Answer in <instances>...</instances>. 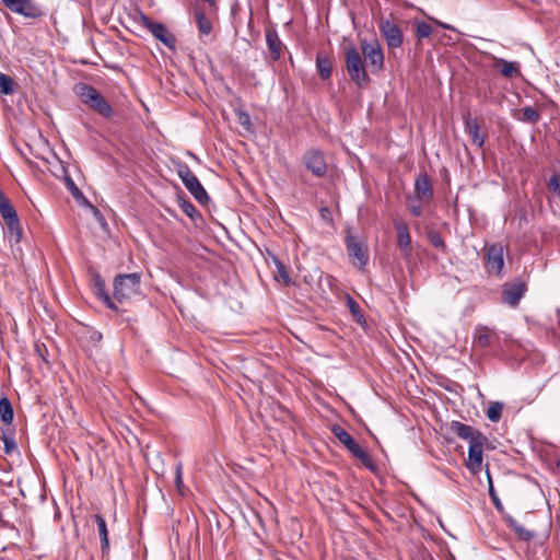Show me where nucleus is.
I'll return each instance as SVG.
<instances>
[{
  "label": "nucleus",
  "instance_id": "nucleus-30",
  "mask_svg": "<svg viewBox=\"0 0 560 560\" xmlns=\"http://www.w3.org/2000/svg\"><path fill=\"white\" fill-rule=\"evenodd\" d=\"M522 116L518 118L523 122L536 124L540 119V114L532 106H525L521 109Z\"/></svg>",
  "mask_w": 560,
  "mask_h": 560
},
{
  "label": "nucleus",
  "instance_id": "nucleus-27",
  "mask_svg": "<svg viewBox=\"0 0 560 560\" xmlns=\"http://www.w3.org/2000/svg\"><path fill=\"white\" fill-rule=\"evenodd\" d=\"M272 259L277 269V272L275 273V280L282 282L285 285L289 284L291 282V278L285 266L276 256H273Z\"/></svg>",
  "mask_w": 560,
  "mask_h": 560
},
{
  "label": "nucleus",
  "instance_id": "nucleus-17",
  "mask_svg": "<svg viewBox=\"0 0 560 560\" xmlns=\"http://www.w3.org/2000/svg\"><path fill=\"white\" fill-rule=\"evenodd\" d=\"M464 124L467 133L469 135L474 144L481 148L485 143V136L480 133L479 125L476 120H472L469 114L464 116Z\"/></svg>",
  "mask_w": 560,
  "mask_h": 560
},
{
  "label": "nucleus",
  "instance_id": "nucleus-24",
  "mask_svg": "<svg viewBox=\"0 0 560 560\" xmlns=\"http://www.w3.org/2000/svg\"><path fill=\"white\" fill-rule=\"evenodd\" d=\"M352 456L355 457L360 463L371 471L376 470V464L372 459V457L360 446L358 445L352 452Z\"/></svg>",
  "mask_w": 560,
  "mask_h": 560
},
{
  "label": "nucleus",
  "instance_id": "nucleus-12",
  "mask_svg": "<svg viewBox=\"0 0 560 560\" xmlns=\"http://www.w3.org/2000/svg\"><path fill=\"white\" fill-rule=\"evenodd\" d=\"M303 163L317 177H323L326 174V162L319 151L311 150L306 152L303 156Z\"/></svg>",
  "mask_w": 560,
  "mask_h": 560
},
{
  "label": "nucleus",
  "instance_id": "nucleus-35",
  "mask_svg": "<svg viewBox=\"0 0 560 560\" xmlns=\"http://www.w3.org/2000/svg\"><path fill=\"white\" fill-rule=\"evenodd\" d=\"M428 240L434 247L443 252L446 249L445 242L439 232L430 231L428 233Z\"/></svg>",
  "mask_w": 560,
  "mask_h": 560
},
{
  "label": "nucleus",
  "instance_id": "nucleus-16",
  "mask_svg": "<svg viewBox=\"0 0 560 560\" xmlns=\"http://www.w3.org/2000/svg\"><path fill=\"white\" fill-rule=\"evenodd\" d=\"M415 190L417 198L422 201H429L433 196L432 184L427 173H420L415 180Z\"/></svg>",
  "mask_w": 560,
  "mask_h": 560
},
{
  "label": "nucleus",
  "instance_id": "nucleus-42",
  "mask_svg": "<svg viewBox=\"0 0 560 560\" xmlns=\"http://www.w3.org/2000/svg\"><path fill=\"white\" fill-rule=\"evenodd\" d=\"M69 188L73 195V197L77 200H84V202H88L86 198L83 196L82 191L74 185L71 178H68Z\"/></svg>",
  "mask_w": 560,
  "mask_h": 560
},
{
  "label": "nucleus",
  "instance_id": "nucleus-9",
  "mask_svg": "<svg viewBox=\"0 0 560 560\" xmlns=\"http://www.w3.org/2000/svg\"><path fill=\"white\" fill-rule=\"evenodd\" d=\"M526 291V283L520 279L506 282L502 287V301L511 307H516Z\"/></svg>",
  "mask_w": 560,
  "mask_h": 560
},
{
  "label": "nucleus",
  "instance_id": "nucleus-22",
  "mask_svg": "<svg viewBox=\"0 0 560 560\" xmlns=\"http://www.w3.org/2000/svg\"><path fill=\"white\" fill-rule=\"evenodd\" d=\"M332 433L342 443L347 450L351 453L359 444L353 440V438L341 427H335L332 429Z\"/></svg>",
  "mask_w": 560,
  "mask_h": 560
},
{
  "label": "nucleus",
  "instance_id": "nucleus-6",
  "mask_svg": "<svg viewBox=\"0 0 560 560\" xmlns=\"http://www.w3.org/2000/svg\"><path fill=\"white\" fill-rule=\"evenodd\" d=\"M177 175L182 179L186 189L194 196V198L201 205H206L209 201V196L200 184L197 176L191 172L187 165H179Z\"/></svg>",
  "mask_w": 560,
  "mask_h": 560
},
{
  "label": "nucleus",
  "instance_id": "nucleus-23",
  "mask_svg": "<svg viewBox=\"0 0 560 560\" xmlns=\"http://www.w3.org/2000/svg\"><path fill=\"white\" fill-rule=\"evenodd\" d=\"M352 456L355 457L360 463L371 471L376 470V464L372 459V457L360 446L358 445L352 452Z\"/></svg>",
  "mask_w": 560,
  "mask_h": 560
},
{
  "label": "nucleus",
  "instance_id": "nucleus-26",
  "mask_svg": "<svg viewBox=\"0 0 560 560\" xmlns=\"http://www.w3.org/2000/svg\"><path fill=\"white\" fill-rule=\"evenodd\" d=\"M0 417L5 424H11L13 421L14 412L13 407L7 397L0 399Z\"/></svg>",
  "mask_w": 560,
  "mask_h": 560
},
{
  "label": "nucleus",
  "instance_id": "nucleus-47",
  "mask_svg": "<svg viewBox=\"0 0 560 560\" xmlns=\"http://www.w3.org/2000/svg\"><path fill=\"white\" fill-rule=\"evenodd\" d=\"M0 560H4V558L0 557Z\"/></svg>",
  "mask_w": 560,
  "mask_h": 560
},
{
  "label": "nucleus",
  "instance_id": "nucleus-33",
  "mask_svg": "<svg viewBox=\"0 0 560 560\" xmlns=\"http://www.w3.org/2000/svg\"><path fill=\"white\" fill-rule=\"evenodd\" d=\"M0 91L4 95H9L14 92V82L10 75L0 73Z\"/></svg>",
  "mask_w": 560,
  "mask_h": 560
},
{
  "label": "nucleus",
  "instance_id": "nucleus-44",
  "mask_svg": "<svg viewBox=\"0 0 560 560\" xmlns=\"http://www.w3.org/2000/svg\"><path fill=\"white\" fill-rule=\"evenodd\" d=\"M435 23L439 26H441L442 28L455 31V27L453 25L447 24V23H443V22H440V21H435Z\"/></svg>",
  "mask_w": 560,
  "mask_h": 560
},
{
  "label": "nucleus",
  "instance_id": "nucleus-41",
  "mask_svg": "<svg viewBox=\"0 0 560 560\" xmlns=\"http://www.w3.org/2000/svg\"><path fill=\"white\" fill-rule=\"evenodd\" d=\"M548 187L550 190H552L555 194L560 196V178L557 175H552L549 178Z\"/></svg>",
  "mask_w": 560,
  "mask_h": 560
},
{
  "label": "nucleus",
  "instance_id": "nucleus-28",
  "mask_svg": "<svg viewBox=\"0 0 560 560\" xmlns=\"http://www.w3.org/2000/svg\"><path fill=\"white\" fill-rule=\"evenodd\" d=\"M508 522H509V526L515 532V534L517 535V537L521 540L529 541L534 537V534L532 532H529L528 529H526L517 521H515L513 518H509Z\"/></svg>",
  "mask_w": 560,
  "mask_h": 560
},
{
  "label": "nucleus",
  "instance_id": "nucleus-1",
  "mask_svg": "<svg viewBox=\"0 0 560 560\" xmlns=\"http://www.w3.org/2000/svg\"><path fill=\"white\" fill-rule=\"evenodd\" d=\"M450 430L458 438L468 441L469 447L466 467L474 475L478 474L482 466L483 445L487 442V438L471 425L459 421H452Z\"/></svg>",
  "mask_w": 560,
  "mask_h": 560
},
{
  "label": "nucleus",
  "instance_id": "nucleus-15",
  "mask_svg": "<svg viewBox=\"0 0 560 560\" xmlns=\"http://www.w3.org/2000/svg\"><path fill=\"white\" fill-rule=\"evenodd\" d=\"M380 31L384 36L388 47L398 48L402 44L401 30L389 21H382L380 24Z\"/></svg>",
  "mask_w": 560,
  "mask_h": 560
},
{
  "label": "nucleus",
  "instance_id": "nucleus-21",
  "mask_svg": "<svg viewBox=\"0 0 560 560\" xmlns=\"http://www.w3.org/2000/svg\"><path fill=\"white\" fill-rule=\"evenodd\" d=\"M266 42L271 52L272 59L277 60L281 55L282 43L276 32L268 31L266 34Z\"/></svg>",
  "mask_w": 560,
  "mask_h": 560
},
{
  "label": "nucleus",
  "instance_id": "nucleus-36",
  "mask_svg": "<svg viewBox=\"0 0 560 560\" xmlns=\"http://www.w3.org/2000/svg\"><path fill=\"white\" fill-rule=\"evenodd\" d=\"M175 486L178 492L184 495L185 494V486L183 482V465L182 463H177L175 469Z\"/></svg>",
  "mask_w": 560,
  "mask_h": 560
},
{
  "label": "nucleus",
  "instance_id": "nucleus-20",
  "mask_svg": "<svg viewBox=\"0 0 560 560\" xmlns=\"http://www.w3.org/2000/svg\"><path fill=\"white\" fill-rule=\"evenodd\" d=\"M500 73L505 78H515L521 74L520 63L516 61H508L504 59L497 60Z\"/></svg>",
  "mask_w": 560,
  "mask_h": 560
},
{
  "label": "nucleus",
  "instance_id": "nucleus-14",
  "mask_svg": "<svg viewBox=\"0 0 560 560\" xmlns=\"http://www.w3.org/2000/svg\"><path fill=\"white\" fill-rule=\"evenodd\" d=\"M395 229L397 232L398 247L401 252V255L405 259H409L411 257L412 247L408 226L404 221L398 220L395 221Z\"/></svg>",
  "mask_w": 560,
  "mask_h": 560
},
{
  "label": "nucleus",
  "instance_id": "nucleus-38",
  "mask_svg": "<svg viewBox=\"0 0 560 560\" xmlns=\"http://www.w3.org/2000/svg\"><path fill=\"white\" fill-rule=\"evenodd\" d=\"M432 27L425 22H420L417 25V35L420 38H427L432 34Z\"/></svg>",
  "mask_w": 560,
  "mask_h": 560
},
{
  "label": "nucleus",
  "instance_id": "nucleus-4",
  "mask_svg": "<svg viewBox=\"0 0 560 560\" xmlns=\"http://www.w3.org/2000/svg\"><path fill=\"white\" fill-rule=\"evenodd\" d=\"M0 215L2 217L8 230V236L11 243H20L22 240V229L19 215L14 207L0 189Z\"/></svg>",
  "mask_w": 560,
  "mask_h": 560
},
{
  "label": "nucleus",
  "instance_id": "nucleus-37",
  "mask_svg": "<svg viewBox=\"0 0 560 560\" xmlns=\"http://www.w3.org/2000/svg\"><path fill=\"white\" fill-rule=\"evenodd\" d=\"M180 208L191 220H195L197 217H199L195 206L188 200L180 199Z\"/></svg>",
  "mask_w": 560,
  "mask_h": 560
},
{
  "label": "nucleus",
  "instance_id": "nucleus-13",
  "mask_svg": "<svg viewBox=\"0 0 560 560\" xmlns=\"http://www.w3.org/2000/svg\"><path fill=\"white\" fill-rule=\"evenodd\" d=\"M8 9L25 18L34 19L40 15V11L31 0H2Z\"/></svg>",
  "mask_w": 560,
  "mask_h": 560
},
{
  "label": "nucleus",
  "instance_id": "nucleus-29",
  "mask_svg": "<svg viewBox=\"0 0 560 560\" xmlns=\"http://www.w3.org/2000/svg\"><path fill=\"white\" fill-rule=\"evenodd\" d=\"M195 15L199 32L202 35H209L212 31V25L209 19L202 11H196Z\"/></svg>",
  "mask_w": 560,
  "mask_h": 560
},
{
  "label": "nucleus",
  "instance_id": "nucleus-39",
  "mask_svg": "<svg viewBox=\"0 0 560 560\" xmlns=\"http://www.w3.org/2000/svg\"><path fill=\"white\" fill-rule=\"evenodd\" d=\"M236 115H237V120H238L240 125L243 126L246 130H249L250 126H252L249 114L246 112L240 110L236 113Z\"/></svg>",
  "mask_w": 560,
  "mask_h": 560
},
{
  "label": "nucleus",
  "instance_id": "nucleus-45",
  "mask_svg": "<svg viewBox=\"0 0 560 560\" xmlns=\"http://www.w3.org/2000/svg\"><path fill=\"white\" fill-rule=\"evenodd\" d=\"M203 1L209 3L210 5H214L215 4V0H203Z\"/></svg>",
  "mask_w": 560,
  "mask_h": 560
},
{
  "label": "nucleus",
  "instance_id": "nucleus-18",
  "mask_svg": "<svg viewBox=\"0 0 560 560\" xmlns=\"http://www.w3.org/2000/svg\"><path fill=\"white\" fill-rule=\"evenodd\" d=\"M95 523L97 525L98 535L101 538V549L103 553H108L109 551V540H108V530L105 518L101 514L94 515Z\"/></svg>",
  "mask_w": 560,
  "mask_h": 560
},
{
  "label": "nucleus",
  "instance_id": "nucleus-8",
  "mask_svg": "<svg viewBox=\"0 0 560 560\" xmlns=\"http://www.w3.org/2000/svg\"><path fill=\"white\" fill-rule=\"evenodd\" d=\"M360 48L372 73L380 72L384 67V52L377 40H361Z\"/></svg>",
  "mask_w": 560,
  "mask_h": 560
},
{
  "label": "nucleus",
  "instance_id": "nucleus-40",
  "mask_svg": "<svg viewBox=\"0 0 560 560\" xmlns=\"http://www.w3.org/2000/svg\"><path fill=\"white\" fill-rule=\"evenodd\" d=\"M347 303L352 315L357 318V320H360L362 318V314L359 304L350 296L348 298Z\"/></svg>",
  "mask_w": 560,
  "mask_h": 560
},
{
  "label": "nucleus",
  "instance_id": "nucleus-43",
  "mask_svg": "<svg viewBox=\"0 0 560 560\" xmlns=\"http://www.w3.org/2000/svg\"><path fill=\"white\" fill-rule=\"evenodd\" d=\"M410 211L415 217H420L422 214V208L420 205H411Z\"/></svg>",
  "mask_w": 560,
  "mask_h": 560
},
{
  "label": "nucleus",
  "instance_id": "nucleus-5",
  "mask_svg": "<svg viewBox=\"0 0 560 560\" xmlns=\"http://www.w3.org/2000/svg\"><path fill=\"white\" fill-rule=\"evenodd\" d=\"M346 69L351 80L358 86H364L369 82V75L364 67V61L360 51L354 47L350 46L346 50Z\"/></svg>",
  "mask_w": 560,
  "mask_h": 560
},
{
  "label": "nucleus",
  "instance_id": "nucleus-3",
  "mask_svg": "<svg viewBox=\"0 0 560 560\" xmlns=\"http://www.w3.org/2000/svg\"><path fill=\"white\" fill-rule=\"evenodd\" d=\"M141 275L138 272L118 275L114 279V300L124 303L140 292Z\"/></svg>",
  "mask_w": 560,
  "mask_h": 560
},
{
  "label": "nucleus",
  "instance_id": "nucleus-11",
  "mask_svg": "<svg viewBox=\"0 0 560 560\" xmlns=\"http://www.w3.org/2000/svg\"><path fill=\"white\" fill-rule=\"evenodd\" d=\"M504 266L503 247L500 244H492L487 248L486 268L490 275L501 276Z\"/></svg>",
  "mask_w": 560,
  "mask_h": 560
},
{
  "label": "nucleus",
  "instance_id": "nucleus-7",
  "mask_svg": "<svg viewBox=\"0 0 560 560\" xmlns=\"http://www.w3.org/2000/svg\"><path fill=\"white\" fill-rule=\"evenodd\" d=\"M139 21L158 40L163 43L168 49H176V38L170 33L167 27L160 22H153L149 16L141 13L139 14Z\"/></svg>",
  "mask_w": 560,
  "mask_h": 560
},
{
  "label": "nucleus",
  "instance_id": "nucleus-31",
  "mask_svg": "<svg viewBox=\"0 0 560 560\" xmlns=\"http://www.w3.org/2000/svg\"><path fill=\"white\" fill-rule=\"evenodd\" d=\"M96 287H97V295L100 296V299H102L104 301V303L109 308L117 311L118 310L117 305L115 304V302L112 300V298L108 295V293L105 290L104 281L101 280L100 278H97L96 279Z\"/></svg>",
  "mask_w": 560,
  "mask_h": 560
},
{
  "label": "nucleus",
  "instance_id": "nucleus-32",
  "mask_svg": "<svg viewBox=\"0 0 560 560\" xmlns=\"http://www.w3.org/2000/svg\"><path fill=\"white\" fill-rule=\"evenodd\" d=\"M504 405L499 401H493L489 405L487 417L492 422H498L501 419Z\"/></svg>",
  "mask_w": 560,
  "mask_h": 560
},
{
  "label": "nucleus",
  "instance_id": "nucleus-19",
  "mask_svg": "<svg viewBox=\"0 0 560 560\" xmlns=\"http://www.w3.org/2000/svg\"><path fill=\"white\" fill-rule=\"evenodd\" d=\"M492 330L487 326H477L474 332V342L477 347L487 348L491 343Z\"/></svg>",
  "mask_w": 560,
  "mask_h": 560
},
{
  "label": "nucleus",
  "instance_id": "nucleus-2",
  "mask_svg": "<svg viewBox=\"0 0 560 560\" xmlns=\"http://www.w3.org/2000/svg\"><path fill=\"white\" fill-rule=\"evenodd\" d=\"M83 104L105 118L113 116V108L106 98L92 85L80 83L75 86Z\"/></svg>",
  "mask_w": 560,
  "mask_h": 560
},
{
  "label": "nucleus",
  "instance_id": "nucleus-34",
  "mask_svg": "<svg viewBox=\"0 0 560 560\" xmlns=\"http://www.w3.org/2000/svg\"><path fill=\"white\" fill-rule=\"evenodd\" d=\"M487 478H488V491H489L491 501L493 502L494 506L501 511L503 509V505L494 490L489 470H487Z\"/></svg>",
  "mask_w": 560,
  "mask_h": 560
},
{
  "label": "nucleus",
  "instance_id": "nucleus-46",
  "mask_svg": "<svg viewBox=\"0 0 560 560\" xmlns=\"http://www.w3.org/2000/svg\"><path fill=\"white\" fill-rule=\"evenodd\" d=\"M5 448H7V452H9V448H10V444L8 441H5Z\"/></svg>",
  "mask_w": 560,
  "mask_h": 560
},
{
  "label": "nucleus",
  "instance_id": "nucleus-25",
  "mask_svg": "<svg viewBox=\"0 0 560 560\" xmlns=\"http://www.w3.org/2000/svg\"><path fill=\"white\" fill-rule=\"evenodd\" d=\"M316 67L319 72V75L323 80H327L331 75V61L328 57L323 55H317L316 57Z\"/></svg>",
  "mask_w": 560,
  "mask_h": 560
},
{
  "label": "nucleus",
  "instance_id": "nucleus-10",
  "mask_svg": "<svg viewBox=\"0 0 560 560\" xmlns=\"http://www.w3.org/2000/svg\"><path fill=\"white\" fill-rule=\"evenodd\" d=\"M346 246L349 256L358 260V262H354V265H357L361 270L364 269L369 261L366 246L351 234H348L346 237Z\"/></svg>",
  "mask_w": 560,
  "mask_h": 560
}]
</instances>
